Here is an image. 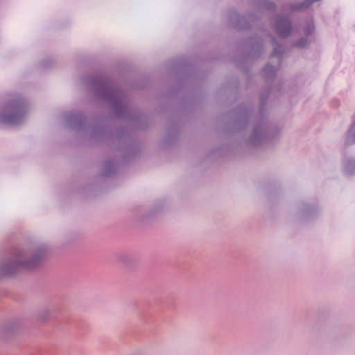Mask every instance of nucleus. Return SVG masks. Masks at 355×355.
I'll list each match as a JSON object with an SVG mask.
<instances>
[{
  "label": "nucleus",
  "mask_w": 355,
  "mask_h": 355,
  "mask_svg": "<svg viewBox=\"0 0 355 355\" xmlns=\"http://www.w3.org/2000/svg\"><path fill=\"white\" fill-rule=\"evenodd\" d=\"M291 28V22L287 17H277L272 25V28L276 34L282 38L290 35Z\"/></svg>",
  "instance_id": "obj_4"
},
{
  "label": "nucleus",
  "mask_w": 355,
  "mask_h": 355,
  "mask_svg": "<svg viewBox=\"0 0 355 355\" xmlns=\"http://www.w3.org/2000/svg\"><path fill=\"white\" fill-rule=\"evenodd\" d=\"M25 116L24 103L21 99L14 100L0 111V121L9 125L21 123Z\"/></svg>",
  "instance_id": "obj_3"
},
{
  "label": "nucleus",
  "mask_w": 355,
  "mask_h": 355,
  "mask_svg": "<svg viewBox=\"0 0 355 355\" xmlns=\"http://www.w3.org/2000/svg\"><path fill=\"white\" fill-rule=\"evenodd\" d=\"M355 142V118L353 120V123L350 126L347 136H346V143L347 144H353Z\"/></svg>",
  "instance_id": "obj_7"
},
{
  "label": "nucleus",
  "mask_w": 355,
  "mask_h": 355,
  "mask_svg": "<svg viewBox=\"0 0 355 355\" xmlns=\"http://www.w3.org/2000/svg\"><path fill=\"white\" fill-rule=\"evenodd\" d=\"M275 71L276 69L270 64H267L263 69V73L267 77L272 76Z\"/></svg>",
  "instance_id": "obj_10"
},
{
  "label": "nucleus",
  "mask_w": 355,
  "mask_h": 355,
  "mask_svg": "<svg viewBox=\"0 0 355 355\" xmlns=\"http://www.w3.org/2000/svg\"><path fill=\"white\" fill-rule=\"evenodd\" d=\"M93 85L96 94L110 102L117 114L120 115L125 112V105L123 94L112 86L109 80L97 77L94 78Z\"/></svg>",
  "instance_id": "obj_2"
},
{
  "label": "nucleus",
  "mask_w": 355,
  "mask_h": 355,
  "mask_svg": "<svg viewBox=\"0 0 355 355\" xmlns=\"http://www.w3.org/2000/svg\"><path fill=\"white\" fill-rule=\"evenodd\" d=\"M105 165L106 166H107L108 169L104 172V175H110L113 171H114V166L112 162H107L105 164Z\"/></svg>",
  "instance_id": "obj_13"
},
{
  "label": "nucleus",
  "mask_w": 355,
  "mask_h": 355,
  "mask_svg": "<svg viewBox=\"0 0 355 355\" xmlns=\"http://www.w3.org/2000/svg\"><path fill=\"white\" fill-rule=\"evenodd\" d=\"M344 173L346 175H352L355 173V161H349L345 166Z\"/></svg>",
  "instance_id": "obj_8"
},
{
  "label": "nucleus",
  "mask_w": 355,
  "mask_h": 355,
  "mask_svg": "<svg viewBox=\"0 0 355 355\" xmlns=\"http://www.w3.org/2000/svg\"><path fill=\"white\" fill-rule=\"evenodd\" d=\"M53 308H45L42 310L39 313V318L41 320H46L51 317L53 313Z\"/></svg>",
  "instance_id": "obj_9"
},
{
  "label": "nucleus",
  "mask_w": 355,
  "mask_h": 355,
  "mask_svg": "<svg viewBox=\"0 0 355 355\" xmlns=\"http://www.w3.org/2000/svg\"><path fill=\"white\" fill-rule=\"evenodd\" d=\"M245 21L244 19L243 18H241L237 12H234L232 15V16L230 17V23L231 24L234 26V27H236L239 29H243L245 28V26H243L242 25V21Z\"/></svg>",
  "instance_id": "obj_6"
},
{
  "label": "nucleus",
  "mask_w": 355,
  "mask_h": 355,
  "mask_svg": "<svg viewBox=\"0 0 355 355\" xmlns=\"http://www.w3.org/2000/svg\"><path fill=\"white\" fill-rule=\"evenodd\" d=\"M308 44L307 40L304 38H301L298 41H297L293 46L297 48L302 49L305 48Z\"/></svg>",
  "instance_id": "obj_11"
},
{
  "label": "nucleus",
  "mask_w": 355,
  "mask_h": 355,
  "mask_svg": "<svg viewBox=\"0 0 355 355\" xmlns=\"http://www.w3.org/2000/svg\"><path fill=\"white\" fill-rule=\"evenodd\" d=\"M265 139L264 134L261 129L257 128L254 130L252 136L250 139V142L258 145L263 141Z\"/></svg>",
  "instance_id": "obj_5"
},
{
  "label": "nucleus",
  "mask_w": 355,
  "mask_h": 355,
  "mask_svg": "<svg viewBox=\"0 0 355 355\" xmlns=\"http://www.w3.org/2000/svg\"><path fill=\"white\" fill-rule=\"evenodd\" d=\"M282 53H283L282 47L280 46H278L274 49L272 55L276 56L277 58H279L280 55Z\"/></svg>",
  "instance_id": "obj_14"
},
{
  "label": "nucleus",
  "mask_w": 355,
  "mask_h": 355,
  "mask_svg": "<svg viewBox=\"0 0 355 355\" xmlns=\"http://www.w3.org/2000/svg\"><path fill=\"white\" fill-rule=\"evenodd\" d=\"M314 30V27L312 23H309L304 28V33L305 35H310Z\"/></svg>",
  "instance_id": "obj_12"
},
{
  "label": "nucleus",
  "mask_w": 355,
  "mask_h": 355,
  "mask_svg": "<svg viewBox=\"0 0 355 355\" xmlns=\"http://www.w3.org/2000/svg\"><path fill=\"white\" fill-rule=\"evenodd\" d=\"M46 252L47 249L43 245L28 250H17L11 259L0 264V275L3 276L12 275L20 267L33 268L45 257Z\"/></svg>",
  "instance_id": "obj_1"
},
{
  "label": "nucleus",
  "mask_w": 355,
  "mask_h": 355,
  "mask_svg": "<svg viewBox=\"0 0 355 355\" xmlns=\"http://www.w3.org/2000/svg\"><path fill=\"white\" fill-rule=\"evenodd\" d=\"M68 119L69 120L71 121L72 122H76L80 120L79 116L77 114H68Z\"/></svg>",
  "instance_id": "obj_15"
}]
</instances>
